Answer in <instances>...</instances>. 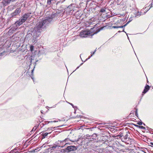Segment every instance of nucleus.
Masks as SVG:
<instances>
[{"label": "nucleus", "mask_w": 153, "mask_h": 153, "mask_svg": "<svg viewBox=\"0 0 153 153\" xmlns=\"http://www.w3.org/2000/svg\"><path fill=\"white\" fill-rule=\"evenodd\" d=\"M128 136L127 134H126L125 136H124L123 137L121 138L122 141L126 143L128 139Z\"/></svg>", "instance_id": "7"}, {"label": "nucleus", "mask_w": 153, "mask_h": 153, "mask_svg": "<svg viewBox=\"0 0 153 153\" xmlns=\"http://www.w3.org/2000/svg\"><path fill=\"white\" fill-rule=\"evenodd\" d=\"M92 56V55H91V56L89 57L88 58V59H86V60H87L88 59H89L91 56Z\"/></svg>", "instance_id": "23"}, {"label": "nucleus", "mask_w": 153, "mask_h": 153, "mask_svg": "<svg viewBox=\"0 0 153 153\" xmlns=\"http://www.w3.org/2000/svg\"><path fill=\"white\" fill-rule=\"evenodd\" d=\"M28 14H25L19 20L15 23L16 26H19L24 22L29 17Z\"/></svg>", "instance_id": "3"}, {"label": "nucleus", "mask_w": 153, "mask_h": 153, "mask_svg": "<svg viewBox=\"0 0 153 153\" xmlns=\"http://www.w3.org/2000/svg\"><path fill=\"white\" fill-rule=\"evenodd\" d=\"M136 114H137V110H136Z\"/></svg>", "instance_id": "30"}, {"label": "nucleus", "mask_w": 153, "mask_h": 153, "mask_svg": "<svg viewBox=\"0 0 153 153\" xmlns=\"http://www.w3.org/2000/svg\"><path fill=\"white\" fill-rule=\"evenodd\" d=\"M124 28L123 29V30L122 31L123 32H125L124 31Z\"/></svg>", "instance_id": "26"}, {"label": "nucleus", "mask_w": 153, "mask_h": 153, "mask_svg": "<svg viewBox=\"0 0 153 153\" xmlns=\"http://www.w3.org/2000/svg\"><path fill=\"white\" fill-rule=\"evenodd\" d=\"M150 144H151V145L153 147V143H150Z\"/></svg>", "instance_id": "24"}, {"label": "nucleus", "mask_w": 153, "mask_h": 153, "mask_svg": "<svg viewBox=\"0 0 153 153\" xmlns=\"http://www.w3.org/2000/svg\"><path fill=\"white\" fill-rule=\"evenodd\" d=\"M51 133V132H49V133L46 132V133H43L42 134V139L45 138V137H46V136H47L48 134H50Z\"/></svg>", "instance_id": "9"}, {"label": "nucleus", "mask_w": 153, "mask_h": 153, "mask_svg": "<svg viewBox=\"0 0 153 153\" xmlns=\"http://www.w3.org/2000/svg\"><path fill=\"white\" fill-rule=\"evenodd\" d=\"M139 127L140 128H141V129H145V128L142 126H140Z\"/></svg>", "instance_id": "18"}, {"label": "nucleus", "mask_w": 153, "mask_h": 153, "mask_svg": "<svg viewBox=\"0 0 153 153\" xmlns=\"http://www.w3.org/2000/svg\"><path fill=\"white\" fill-rule=\"evenodd\" d=\"M69 144V143H65V145H66V144Z\"/></svg>", "instance_id": "29"}, {"label": "nucleus", "mask_w": 153, "mask_h": 153, "mask_svg": "<svg viewBox=\"0 0 153 153\" xmlns=\"http://www.w3.org/2000/svg\"><path fill=\"white\" fill-rule=\"evenodd\" d=\"M152 5H151V6H152ZM151 7H152V6H151V7H150V8H151Z\"/></svg>", "instance_id": "34"}, {"label": "nucleus", "mask_w": 153, "mask_h": 153, "mask_svg": "<svg viewBox=\"0 0 153 153\" xmlns=\"http://www.w3.org/2000/svg\"><path fill=\"white\" fill-rule=\"evenodd\" d=\"M71 6H69L68 7V8H67V9H71Z\"/></svg>", "instance_id": "20"}, {"label": "nucleus", "mask_w": 153, "mask_h": 153, "mask_svg": "<svg viewBox=\"0 0 153 153\" xmlns=\"http://www.w3.org/2000/svg\"><path fill=\"white\" fill-rule=\"evenodd\" d=\"M72 10H70V11L71 12V11Z\"/></svg>", "instance_id": "33"}, {"label": "nucleus", "mask_w": 153, "mask_h": 153, "mask_svg": "<svg viewBox=\"0 0 153 153\" xmlns=\"http://www.w3.org/2000/svg\"><path fill=\"white\" fill-rule=\"evenodd\" d=\"M33 49H34V46H33L31 45V46H30V51L32 52L33 51Z\"/></svg>", "instance_id": "11"}, {"label": "nucleus", "mask_w": 153, "mask_h": 153, "mask_svg": "<svg viewBox=\"0 0 153 153\" xmlns=\"http://www.w3.org/2000/svg\"><path fill=\"white\" fill-rule=\"evenodd\" d=\"M128 22H127L125 25L123 26H120V28H123V27H125L127 25V24L128 23Z\"/></svg>", "instance_id": "13"}, {"label": "nucleus", "mask_w": 153, "mask_h": 153, "mask_svg": "<svg viewBox=\"0 0 153 153\" xmlns=\"http://www.w3.org/2000/svg\"><path fill=\"white\" fill-rule=\"evenodd\" d=\"M149 86L148 85H146L145 87V88L143 92V93L145 94L146 93L149 89Z\"/></svg>", "instance_id": "8"}, {"label": "nucleus", "mask_w": 153, "mask_h": 153, "mask_svg": "<svg viewBox=\"0 0 153 153\" xmlns=\"http://www.w3.org/2000/svg\"><path fill=\"white\" fill-rule=\"evenodd\" d=\"M36 128H33V129H32V131H35L36 130Z\"/></svg>", "instance_id": "22"}, {"label": "nucleus", "mask_w": 153, "mask_h": 153, "mask_svg": "<svg viewBox=\"0 0 153 153\" xmlns=\"http://www.w3.org/2000/svg\"><path fill=\"white\" fill-rule=\"evenodd\" d=\"M70 140L71 141L73 142H74V141H72V140Z\"/></svg>", "instance_id": "32"}, {"label": "nucleus", "mask_w": 153, "mask_h": 153, "mask_svg": "<svg viewBox=\"0 0 153 153\" xmlns=\"http://www.w3.org/2000/svg\"><path fill=\"white\" fill-rule=\"evenodd\" d=\"M52 0H48L47 1V4L48 5H50L51 4V1Z\"/></svg>", "instance_id": "12"}, {"label": "nucleus", "mask_w": 153, "mask_h": 153, "mask_svg": "<svg viewBox=\"0 0 153 153\" xmlns=\"http://www.w3.org/2000/svg\"><path fill=\"white\" fill-rule=\"evenodd\" d=\"M77 148L75 146H70L66 148V149L68 151V152H71L76 150Z\"/></svg>", "instance_id": "6"}, {"label": "nucleus", "mask_w": 153, "mask_h": 153, "mask_svg": "<svg viewBox=\"0 0 153 153\" xmlns=\"http://www.w3.org/2000/svg\"><path fill=\"white\" fill-rule=\"evenodd\" d=\"M144 9L145 10L146 9V10H147L146 11V12H144L143 13V10H141L140 13H139V12L138 11H137V12L135 13V17H138L140 16L141 15L145 14L149 10V9H146V7H145V8H144Z\"/></svg>", "instance_id": "5"}, {"label": "nucleus", "mask_w": 153, "mask_h": 153, "mask_svg": "<svg viewBox=\"0 0 153 153\" xmlns=\"http://www.w3.org/2000/svg\"><path fill=\"white\" fill-rule=\"evenodd\" d=\"M96 51V50H95L94 52H93L92 53V52H91V54H92V53L93 54H94V53H95V52Z\"/></svg>", "instance_id": "21"}, {"label": "nucleus", "mask_w": 153, "mask_h": 153, "mask_svg": "<svg viewBox=\"0 0 153 153\" xmlns=\"http://www.w3.org/2000/svg\"><path fill=\"white\" fill-rule=\"evenodd\" d=\"M112 28H120V26H112Z\"/></svg>", "instance_id": "16"}, {"label": "nucleus", "mask_w": 153, "mask_h": 153, "mask_svg": "<svg viewBox=\"0 0 153 153\" xmlns=\"http://www.w3.org/2000/svg\"><path fill=\"white\" fill-rule=\"evenodd\" d=\"M94 33H92L90 30H82L79 34V36L82 37H87L93 36Z\"/></svg>", "instance_id": "2"}, {"label": "nucleus", "mask_w": 153, "mask_h": 153, "mask_svg": "<svg viewBox=\"0 0 153 153\" xmlns=\"http://www.w3.org/2000/svg\"><path fill=\"white\" fill-rule=\"evenodd\" d=\"M69 140L68 139H65L64 140L62 141L61 142H60V143H61V142L62 143L63 142H66L68 141Z\"/></svg>", "instance_id": "14"}, {"label": "nucleus", "mask_w": 153, "mask_h": 153, "mask_svg": "<svg viewBox=\"0 0 153 153\" xmlns=\"http://www.w3.org/2000/svg\"><path fill=\"white\" fill-rule=\"evenodd\" d=\"M82 64H83V63H82V64L80 65L78 67H77V68L76 69H78V68H79V67L80 65H81Z\"/></svg>", "instance_id": "25"}, {"label": "nucleus", "mask_w": 153, "mask_h": 153, "mask_svg": "<svg viewBox=\"0 0 153 153\" xmlns=\"http://www.w3.org/2000/svg\"><path fill=\"white\" fill-rule=\"evenodd\" d=\"M21 11V10L20 8H18L16 9L11 14V16L15 17L16 16L19 15Z\"/></svg>", "instance_id": "4"}, {"label": "nucleus", "mask_w": 153, "mask_h": 153, "mask_svg": "<svg viewBox=\"0 0 153 153\" xmlns=\"http://www.w3.org/2000/svg\"><path fill=\"white\" fill-rule=\"evenodd\" d=\"M15 0H5L4 1L6 3H9L10 1H15Z\"/></svg>", "instance_id": "10"}, {"label": "nucleus", "mask_w": 153, "mask_h": 153, "mask_svg": "<svg viewBox=\"0 0 153 153\" xmlns=\"http://www.w3.org/2000/svg\"><path fill=\"white\" fill-rule=\"evenodd\" d=\"M70 104L71 105H72V106H73V104H72V103H70Z\"/></svg>", "instance_id": "28"}, {"label": "nucleus", "mask_w": 153, "mask_h": 153, "mask_svg": "<svg viewBox=\"0 0 153 153\" xmlns=\"http://www.w3.org/2000/svg\"><path fill=\"white\" fill-rule=\"evenodd\" d=\"M53 18V16H51L50 17H47L45 20L38 23L34 28L35 32L34 33L33 36L35 37L39 36L40 35V33L42 29L52 21Z\"/></svg>", "instance_id": "1"}, {"label": "nucleus", "mask_w": 153, "mask_h": 153, "mask_svg": "<svg viewBox=\"0 0 153 153\" xmlns=\"http://www.w3.org/2000/svg\"><path fill=\"white\" fill-rule=\"evenodd\" d=\"M151 4H152V5H153V0L152 2V3Z\"/></svg>", "instance_id": "27"}, {"label": "nucleus", "mask_w": 153, "mask_h": 153, "mask_svg": "<svg viewBox=\"0 0 153 153\" xmlns=\"http://www.w3.org/2000/svg\"><path fill=\"white\" fill-rule=\"evenodd\" d=\"M121 32V31H118V32L119 33H120V32Z\"/></svg>", "instance_id": "31"}, {"label": "nucleus", "mask_w": 153, "mask_h": 153, "mask_svg": "<svg viewBox=\"0 0 153 153\" xmlns=\"http://www.w3.org/2000/svg\"><path fill=\"white\" fill-rule=\"evenodd\" d=\"M138 124L139 125H142V123L141 122H139L138 123Z\"/></svg>", "instance_id": "19"}, {"label": "nucleus", "mask_w": 153, "mask_h": 153, "mask_svg": "<svg viewBox=\"0 0 153 153\" xmlns=\"http://www.w3.org/2000/svg\"><path fill=\"white\" fill-rule=\"evenodd\" d=\"M101 12H104L105 11V10L104 9H101L100 11Z\"/></svg>", "instance_id": "17"}, {"label": "nucleus", "mask_w": 153, "mask_h": 153, "mask_svg": "<svg viewBox=\"0 0 153 153\" xmlns=\"http://www.w3.org/2000/svg\"><path fill=\"white\" fill-rule=\"evenodd\" d=\"M123 136V134L122 133H121V132L118 135V136L120 137H120H122Z\"/></svg>", "instance_id": "15"}, {"label": "nucleus", "mask_w": 153, "mask_h": 153, "mask_svg": "<svg viewBox=\"0 0 153 153\" xmlns=\"http://www.w3.org/2000/svg\"><path fill=\"white\" fill-rule=\"evenodd\" d=\"M31 78L33 79V78L32 77Z\"/></svg>", "instance_id": "35"}]
</instances>
